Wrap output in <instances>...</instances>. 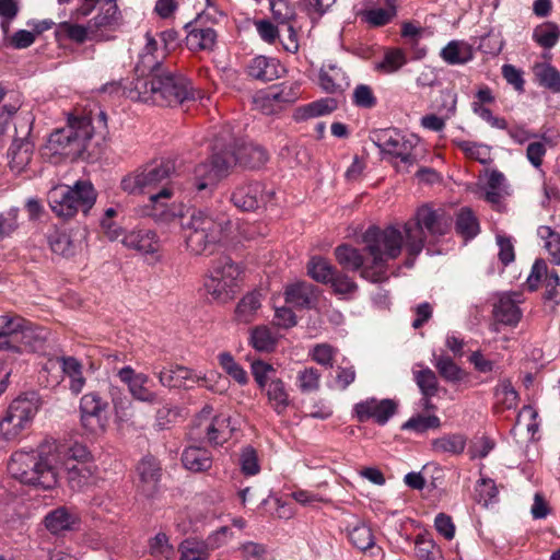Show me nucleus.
I'll return each mask as SVG.
<instances>
[{"label": "nucleus", "instance_id": "60", "mask_svg": "<svg viewBox=\"0 0 560 560\" xmlns=\"http://www.w3.org/2000/svg\"><path fill=\"white\" fill-rule=\"evenodd\" d=\"M338 350L329 343H317L308 351V357L317 364L331 369Z\"/></svg>", "mask_w": 560, "mask_h": 560}, {"label": "nucleus", "instance_id": "54", "mask_svg": "<svg viewBox=\"0 0 560 560\" xmlns=\"http://www.w3.org/2000/svg\"><path fill=\"white\" fill-rule=\"evenodd\" d=\"M218 362L223 371L240 385L247 384L248 376L246 371L235 361L230 352L219 353Z\"/></svg>", "mask_w": 560, "mask_h": 560}, {"label": "nucleus", "instance_id": "57", "mask_svg": "<svg viewBox=\"0 0 560 560\" xmlns=\"http://www.w3.org/2000/svg\"><path fill=\"white\" fill-rule=\"evenodd\" d=\"M48 240L51 250L63 257L72 256L78 248V244L65 232H55Z\"/></svg>", "mask_w": 560, "mask_h": 560}, {"label": "nucleus", "instance_id": "8", "mask_svg": "<svg viewBox=\"0 0 560 560\" xmlns=\"http://www.w3.org/2000/svg\"><path fill=\"white\" fill-rule=\"evenodd\" d=\"M175 172L172 161L161 160L147 164L121 179V189L128 194H152L166 185H175L171 180Z\"/></svg>", "mask_w": 560, "mask_h": 560}, {"label": "nucleus", "instance_id": "42", "mask_svg": "<svg viewBox=\"0 0 560 560\" xmlns=\"http://www.w3.org/2000/svg\"><path fill=\"white\" fill-rule=\"evenodd\" d=\"M396 15L395 0H387L385 8H371L361 13V19L372 27L384 26Z\"/></svg>", "mask_w": 560, "mask_h": 560}, {"label": "nucleus", "instance_id": "23", "mask_svg": "<svg viewBox=\"0 0 560 560\" xmlns=\"http://www.w3.org/2000/svg\"><path fill=\"white\" fill-rule=\"evenodd\" d=\"M139 475V490L148 498L153 497L159 487L161 467L153 457H144L137 467Z\"/></svg>", "mask_w": 560, "mask_h": 560}, {"label": "nucleus", "instance_id": "9", "mask_svg": "<svg viewBox=\"0 0 560 560\" xmlns=\"http://www.w3.org/2000/svg\"><path fill=\"white\" fill-rule=\"evenodd\" d=\"M371 140L396 166L400 163L407 170L416 161L413 150L418 139L415 136L407 137L397 129L387 128L373 131Z\"/></svg>", "mask_w": 560, "mask_h": 560}, {"label": "nucleus", "instance_id": "41", "mask_svg": "<svg viewBox=\"0 0 560 560\" xmlns=\"http://www.w3.org/2000/svg\"><path fill=\"white\" fill-rule=\"evenodd\" d=\"M217 43V33L210 27H194L186 36L190 50H212Z\"/></svg>", "mask_w": 560, "mask_h": 560}, {"label": "nucleus", "instance_id": "51", "mask_svg": "<svg viewBox=\"0 0 560 560\" xmlns=\"http://www.w3.org/2000/svg\"><path fill=\"white\" fill-rule=\"evenodd\" d=\"M560 38V27L553 22H546L535 27L533 39L542 48L550 49Z\"/></svg>", "mask_w": 560, "mask_h": 560}, {"label": "nucleus", "instance_id": "32", "mask_svg": "<svg viewBox=\"0 0 560 560\" xmlns=\"http://www.w3.org/2000/svg\"><path fill=\"white\" fill-rule=\"evenodd\" d=\"M203 288L212 301L225 304L234 299L240 285L231 284L222 279L207 276L203 282Z\"/></svg>", "mask_w": 560, "mask_h": 560}, {"label": "nucleus", "instance_id": "17", "mask_svg": "<svg viewBox=\"0 0 560 560\" xmlns=\"http://www.w3.org/2000/svg\"><path fill=\"white\" fill-rule=\"evenodd\" d=\"M398 405L389 398L378 399L370 397L353 405L352 417L358 422L373 421L385 425L396 413Z\"/></svg>", "mask_w": 560, "mask_h": 560}, {"label": "nucleus", "instance_id": "64", "mask_svg": "<svg viewBox=\"0 0 560 560\" xmlns=\"http://www.w3.org/2000/svg\"><path fill=\"white\" fill-rule=\"evenodd\" d=\"M415 551L419 560H443L440 547L431 539L417 538Z\"/></svg>", "mask_w": 560, "mask_h": 560}, {"label": "nucleus", "instance_id": "1", "mask_svg": "<svg viewBox=\"0 0 560 560\" xmlns=\"http://www.w3.org/2000/svg\"><path fill=\"white\" fill-rule=\"evenodd\" d=\"M166 36L171 35L161 33L158 40L152 34H145V45L136 68L141 75L124 86V93L130 100L176 106L194 96L190 82L161 61L166 55Z\"/></svg>", "mask_w": 560, "mask_h": 560}, {"label": "nucleus", "instance_id": "6", "mask_svg": "<svg viewBox=\"0 0 560 560\" xmlns=\"http://www.w3.org/2000/svg\"><path fill=\"white\" fill-rule=\"evenodd\" d=\"M231 230L229 217L211 209H194L182 222L186 247L194 255L206 253L211 245L226 238Z\"/></svg>", "mask_w": 560, "mask_h": 560}, {"label": "nucleus", "instance_id": "13", "mask_svg": "<svg viewBox=\"0 0 560 560\" xmlns=\"http://www.w3.org/2000/svg\"><path fill=\"white\" fill-rule=\"evenodd\" d=\"M109 404L96 392L84 394L80 399V422L91 434H102L107 430Z\"/></svg>", "mask_w": 560, "mask_h": 560}, {"label": "nucleus", "instance_id": "27", "mask_svg": "<svg viewBox=\"0 0 560 560\" xmlns=\"http://www.w3.org/2000/svg\"><path fill=\"white\" fill-rule=\"evenodd\" d=\"M319 85L327 93H341L349 86V79L341 68L328 63L320 69Z\"/></svg>", "mask_w": 560, "mask_h": 560}, {"label": "nucleus", "instance_id": "63", "mask_svg": "<svg viewBox=\"0 0 560 560\" xmlns=\"http://www.w3.org/2000/svg\"><path fill=\"white\" fill-rule=\"evenodd\" d=\"M241 471L246 476H255L260 471L258 455L252 446H245L240 454Z\"/></svg>", "mask_w": 560, "mask_h": 560}, {"label": "nucleus", "instance_id": "36", "mask_svg": "<svg viewBox=\"0 0 560 560\" xmlns=\"http://www.w3.org/2000/svg\"><path fill=\"white\" fill-rule=\"evenodd\" d=\"M241 273L242 270L237 264L228 256H221L213 261L208 276L238 285Z\"/></svg>", "mask_w": 560, "mask_h": 560}, {"label": "nucleus", "instance_id": "15", "mask_svg": "<svg viewBox=\"0 0 560 560\" xmlns=\"http://www.w3.org/2000/svg\"><path fill=\"white\" fill-rule=\"evenodd\" d=\"M365 241V235L363 236ZM366 244V242H364ZM365 253L372 259L371 265H364V258L359 249L349 245H340L335 249V256L340 266L346 269L353 271L361 270V276L373 282H380L385 278V261L382 266H377L374 262V258L369 254L366 246L364 247Z\"/></svg>", "mask_w": 560, "mask_h": 560}, {"label": "nucleus", "instance_id": "10", "mask_svg": "<svg viewBox=\"0 0 560 560\" xmlns=\"http://www.w3.org/2000/svg\"><path fill=\"white\" fill-rule=\"evenodd\" d=\"M38 409V400L35 397L20 396L15 398L0 420V439L3 441L18 439L31 425Z\"/></svg>", "mask_w": 560, "mask_h": 560}, {"label": "nucleus", "instance_id": "31", "mask_svg": "<svg viewBox=\"0 0 560 560\" xmlns=\"http://www.w3.org/2000/svg\"><path fill=\"white\" fill-rule=\"evenodd\" d=\"M467 446V436L462 433H447L431 441V448L435 454L458 456Z\"/></svg>", "mask_w": 560, "mask_h": 560}, {"label": "nucleus", "instance_id": "2", "mask_svg": "<svg viewBox=\"0 0 560 560\" xmlns=\"http://www.w3.org/2000/svg\"><path fill=\"white\" fill-rule=\"evenodd\" d=\"M451 223V218L442 210L422 206L404 223L390 224L384 229L369 228L365 232L366 249L377 266L396 259L405 249L408 255L406 265L411 267L424 247L423 229L432 236H442L450 231Z\"/></svg>", "mask_w": 560, "mask_h": 560}, {"label": "nucleus", "instance_id": "19", "mask_svg": "<svg viewBox=\"0 0 560 560\" xmlns=\"http://www.w3.org/2000/svg\"><path fill=\"white\" fill-rule=\"evenodd\" d=\"M117 376L127 385L128 392L135 400L150 405L159 401L158 394L147 386L150 380L147 374L138 373L127 365L117 371Z\"/></svg>", "mask_w": 560, "mask_h": 560}, {"label": "nucleus", "instance_id": "46", "mask_svg": "<svg viewBox=\"0 0 560 560\" xmlns=\"http://www.w3.org/2000/svg\"><path fill=\"white\" fill-rule=\"evenodd\" d=\"M120 12L116 1L104 0L100 13L91 20L94 30L113 27L119 24Z\"/></svg>", "mask_w": 560, "mask_h": 560}, {"label": "nucleus", "instance_id": "18", "mask_svg": "<svg viewBox=\"0 0 560 560\" xmlns=\"http://www.w3.org/2000/svg\"><path fill=\"white\" fill-rule=\"evenodd\" d=\"M122 245L137 252L142 256H151L154 260H160L161 241L156 232L150 229H133L124 234Z\"/></svg>", "mask_w": 560, "mask_h": 560}, {"label": "nucleus", "instance_id": "29", "mask_svg": "<svg viewBox=\"0 0 560 560\" xmlns=\"http://www.w3.org/2000/svg\"><path fill=\"white\" fill-rule=\"evenodd\" d=\"M285 303L295 307H311L317 300L316 288L306 282H296L287 287Z\"/></svg>", "mask_w": 560, "mask_h": 560}, {"label": "nucleus", "instance_id": "50", "mask_svg": "<svg viewBox=\"0 0 560 560\" xmlns=\"http://www.w3.org/2000/svg\"><path fill=\"white\" fill-rule=\"evenodd\" d=\"M322 374L314 366H305L296 373V387L302 394H310L319 390Z\"/></svg>", "mask_w": 560, "mask_h": 560}, {"label": "nucleus", "instance_id": "59", "mask_svg": "<svg viewBox=\"0 0 560 560\" xmlns=\"http://www.w3.org/2000/svg\"><path fill=\"white\" fill-rule=\"evenodd\" d=\"M538 236L545 241V248L551 256L555 265H560V234L551 230L549 226H539Z\"/></svg>", "mask_w": 560, "mask_h": 560}, {"label": "nucleus", "instance_id": "11", "mask_svg": "<svg viewBox=\"0 0 560 560\" xmlns=\"http://www.w3.org/2000/svg\"><path fill=\"white\" fill-rule=\"evenodd\" d=\"M176 190V185H166L160 190L149 194L148 201L138 210L139 214L152 218L156 222L174 221L183 212V205L174 200Z\"/></svg>", "mask_w": 560, "mask_h": 560}, {"label": "nucleus", "instance_id": "14", "mask_svg": "<svg viewBox=\"0 0 560 560\" xmlns=\"http://www.w3.org/2000/svg\"><path fill=\"white\" fill-rule=\"evenodd\" d=\"M212 408L207 406L195 420V435L207 439L209 443L222 444L232 434L230 417L225 415L212 416Z\"/></svg>", "mask_w": 560, "mask_h": 560}, {"label": "nucleus", "instance_id": "35", "mask_svg": "<svg viewBox=\"0 0 560 560\" xmlns=\"http://www.w3.org/2000/svg\"><path fill=\"white\" fill-rule=\"evenodd\" d=\"M447 65H465L474 57L471 46L464 40H451L440 52Z\"/></svg>", "mask_w": 560, "mask_h": 560}, {"label": "nucleus", "instance_id": "25", "mask_svg": "<svg viewBox=\"0 0 560 560\" xmlns=\"http://www.w3.org/2000/svg\"><path fill=\"white\" fill-rule=\"evenodd\" d=\"M47 339V331L25 320L19 332V340L15 342V352H36L44 348Z\"/></svg>", "mask_w": 560, "mask_h": 560}, {"label": "nucleus", "instance_id": "45", "mask_svg": "<svg viewBox=\"0 0 560 560\" xmlns=\"http://www.w3.org/2000/svg\"><path fill=\"white\" fill-rule=\"evenodd\" d=\"M486 200L491 203H499L509 194L505 176L497 170L486 171Z\"/></svg>", "mask_w": 560, "mask_h": 560}, {"label": "nucleus", "instance_id": "16", "mask_svg": "<svg viewBox=\"0 0 560 560\" xmlns=\"http://www.w3.org/2000/svg\"><path fill=\"white\" fill-rule=\"evenodd\" d=\"M275 196L272 188L260 182L242 184L232 192L231 201L243 211H255L269 205Z\"/></svg>", "mask_w": 560, "mask_h": 560}, {"label": "nucleus", "instance_id": "12", "mask_svg": "<svg viewBox=\"0 0 560 560\" xmlns=\"http://www.w3.org/2000/svg\"><path fill=\"white\" fill-rule=\"evenodd\" d=\"M300 95L299 83L282 82L258 91L254 96V105L262 114L273 115L294 103Z\"/></svg>", "mask_w": 560, "mask_h": 560}, {"label": "nucleus", "instance_id": "44", "mask_svg": "<svg viewBox=\"0 0 560 560\" xmlns=\"http://www.w3.org/2000/svg\"><path fill=\"white\" fill-rule=\"evenodd\" d=\"M179 560H209L210 550L203 539L190 537L183 540L178 546Z\"/></svg>", "mask_w": 560, "mask_h": 560}, {"label": "nucleus", "instance_id": "40", "mask_svg": "<svg viewBox=\"0 0 560 560\" xmlns=\"http://www.w3.org/2000/svg\"><path fill=\"white\" fill-rule=\"evenodd\" d=\"M533 73L538 84L552 93H560V71L548 62H537Z\"/></svg>", "mask_w": 560, "mask_h": 560}, {"label": "nucleus", "instance_id": "7", "mask_svg": "<svg viewBox=\"0 0 560 560\" xmlns=\"http://www.w3.org/2000/svg\"><path fill=\"white\" fill-rule=\"evenodd\" d=\"M96 191L88 180H79L73 186L58 185L47 195L51 211L59 218H73L79 211L88 214L96 201Z\"/></svg>", "mask_w": 560, "mask_h": 560}, {"label": "nucleus", "instance_id": "33", "mask_svg": "<svg viewBox=\"0 0 560 560\" xmlns=\"http://www.w3.org/2000/svg\"><path fill=\"white\" fill-rule=\"evenodd\" d=\"M182 462L186 469L200 472L208 470L212 465V457L208 450L189 446L182 454Z\"/></svg>", "mask_w": 560, "mask_h": 560}, {"label": "nucleus", "instance_id": "3", "mask_svg": "<svg viewBox=\"0 0 560 560\" xmlns=\"http://www.w3.org/2000/svg\"><path fill=\"white\" fill-rule=\"evenodd\" d=\"M212 151L210 162L200 163L194 171L192 184L199 191L214 187L236 164L254 170L268 161L260 145L240 142L225 129L215 136Z\"/></svg>", "mask_w": 560, "mask_h": 560}, {"label": "nucleus", "instance_id": "26", "mask_svg": "<svg viewBox=\"0 0 560 560\" xmlns=\"http://www.w3.org/2000/svg\"><path fill=\"white\" fill-rule=\"evenodd\" d=\"M67 470V481L74 491H84L96 483L95 469L92 464H72L63 463Z\"/></svg>", "mask_w": 560, "mask_h": 560}, {"label": "nucleus", "instance_id": "47", "mask_svg": "<svg viewBox=\"0 0 560 560\" xmlns=\"http://www.w3.org/2000/svg\"><path fill=\"white\" fill-rule=\"evenodd\" d=\"M337 108L336 100L331 97L322 98L312 102L305 106L299 107L295 112L296 119H308L330 114Z\"/></svg>", "mask_w": 560, "mask_h": 560}, {"label": "nucleus", "instance_id": "22", "mask_svg": "<svg viewBox=\"0 0 560 560\" xmlns=\"http://www.w3.org/2000/svg\"><path fill=\"white\" fill-rule=\"evenodd\" d=\"M159 383L167 388L187 387L188 382L195 383L201 380L192 371L183 365H168L154 371Z\"/></svg>", "mask_w": 560, "mask_h": 560}, {"label": "nucleus", "instance_id": "5", "mask_svg": "<svg viewBox=\"0 0 560 560\" xmlns=\"http://www.w3.org/2000/svg\"><path fill=\"white\" fill-rule=\"evenodd\" d=\"M107 133V116L98 110L90 116L73 118L69 124L51 132L43 148V155L58 163L62 158L75 159L85 150L94 135Z\"/></svg>", "mask_w": 560, "mask_h": 560}, {"label": "nucleus", "instance_id": "49", "mask_svg": "<svg viewBox=\"0 0 560 560\" xmlns=\"http://www.w3.org/2000/svg\"><path fill=\"white\" fill-rule=\"evenodd\" d=\"M454 143L468 159L481 164H488L492 161L491 147L487 144L467 140H454Z\"/></svg>", "mask_w": 560, "mask_h": 560}, {"label": "nucleus", "instance_id": "48", "mask_svg": "<svg viewBox=\"0 0 560 560\" xmlns=\"http://www.w3.org/2000/svg\"><path fill=\"white\" fill-rule=\"evenodd\" d=\"M266 548L257 542L242 544L231 556L220 553L215 560H265Z\"/></svg>", "mask_w": 560, "mask_h": 560}, {"label": "nucleus", "instance_id": "53", "mask_svg": "<svg viewBox=\"0 0 560 560\" xmlns=\"http://www.w3.org/2000/svg\"><path fill=\"white\" fill-rule=\"evenodd\" d=\"M441 427V420L435 415H421L417 413L408 419L401 429L405 431H412L416 433H424L429 429H439Z\"/></svg>", "mask_w": 560, "mask_h": 560}, {"label": "nucleus", "instance_id": "20", "mask_svg": "<svg viewBox=\"0 0 560 560\" xmlns=\"http://www.w3.org/2000/svg\"><path fill=\"white\" fill-rule=\"evenodd\" d=\"M522 303V294L502 293L493 305V317L497 322L515 327L521 318L522 311L518 304Z\"/></svg>", "mask_w": 560, "mask_h": 560}, {"label": "nucleus", "instance_id": "55", "mask_svg": "<svg viewBox=\"0 0 560 560\" xmlns=\"http://www.w3.org/2000/svg\"><path fill=\"white\" fill-rule=\"evenodd\" d=\"M413 378L423 396H435L438 394V377L429 368L415 370Z\"/></svg>", "mask_w": 560, "mask_h": 560}, {"label": "nucleus", "instance_id": "56", "mask_svg": "<svg viewBox=\"0 0 560 560\" xmlns=\"http://www.w3.org/2000/svg\"><path fill=\"white\" fill-rule=\"evenodd\" d=\"M308 275L317 282L328 283L336 269L324 258L313 257L307 265Z\"/></svg>", "mask_w": 560, "mask_h": 560}, {"label": "nucleus", "instance_id": "52", "mask_svg": "<svg viewBox=\"0 0 560 560\" xmlns=\"http://www.w3.org/2000/svg\"><path fill=\"white\" fill-rule=\"evenodd\" d=\"M434 365L446 382L457 383L465 378V372L448 357L434 355Z\"/></svg>", "mask_w": 560, "mask_h": 560}, {"label": "nucleus", "instance_id": "58", "mask_svg": "<svg viewBox=\"0 0 560 560\" xmlns=\"http://www.w3.org/2000/svg\"><path fill=\"white\" fill-rule=\"evenodd\" d=\"M456 231L465 238H472L479 232V224L470 209H462L457 214Z\"/></svg>", "mask_w": 560, "mask_h": 560}, {"label": "nucleus", "instance_id": "62", "mask_svg": "<svg viewBox=\"0 0 560 560\" xmlns=\"http://www.w3.org/2000/svg\"><path fill=\"white\" fill-rule=\"evenodd\" d=\"M180 415V409L171 404H164L155 411L154 425L158 430H165L171 428Z\"/></svg>", "mask_w": 560, "mask_h": 560}, {"label": "nucleus", "instance_id": "34", "mask_svg": "<svg viewBox=\"0 0 560 560\" xmlns=\"http://www.w3.org/2000/svg\"><path fill=\"white\" fill-rule=\"evenodd\" d=\"M109 396L113 405L115 421L118 424L128 423L133 418L132 401L125 393L116 386L109 388Z\"/></svg>", "mask_w": 560, "mask_h": 560}, {"label": "nucleus", "instance_id": "37", "mask_svg": "<svg viewBox=\"0 0 560 560\" xmlns=\"http://www.w3.org/2000/svg\"><path fill=\"white\" fill-rule=\"evenodd\" d=\"M77 515L71 513L68 509L61 506L49 512L44 520L46 528L51 534H59L65 530H70L77 523Z\"/></svg>", "mask_w": 560, "mask_h": 560}, {"label": "nucleus", "instance_id": "61", "mask_svg": "<svg viewBox=\"0 0 560 560\" xmlns=\"http://www.w3.org/2000/svg\"><path fill=\"white\" fill-rule=\"evenodd\" d=\"M250 343L258 351H271L277 340L270 329L266 326H258L252 330Z\"/></svg>", "mask_w": 560, "mask_h": 560}, {"label": "nucleus", "instance_id": "39", "mask_svg": "<svg viewBox=\"0 0 560 560\" xmlns=\"http://www.w3.org/2000/svg\"><path fill=\"white\" fill-rule=\"evenodd\" d=\"M261 306V298L258 292H250L242 298L235 307V320L249 324L257 317Z\"/></svg>", "mask_w": 560, "mask_h": 560}, {"label": "nucleus", "instance_id": "30", "mask_svg": "<svg viewBox=\"0 0 560 560\" xmlns=\"http://www.w3.org/2000/svg\"><path fill=\"white\" fill-rule=\"evenodd\" d=\"M349 542L362 552L374 555V550L380 548L375 544V537L370 526L365 523H357L347 529Z\"/></svg>", "mask_w": 560, "mask_h": 560}, {"label": "nucleus", "instance_id": "21", "mask_svg": "<svg viewBox=\"0 0 560 560\" xmlns=\"http://www.w3.org/2000/svg\"><path fill=\"white\" fill-rule=\"evenodd\" d=\"M34 144L27 137L14 139L8 150V164L15 174L27 173L33 161Z\"/></svg>", "mask_w": 560, "mask_h": 560}, {"label": "nucleus", "instance_id": "38", "mask_svg": "<svg viewBox=\"0 0 560 560\" xmlns=\"http://www.w3.org/2000/svg\"><path fill=\"white\" fill-rule=\"evenodd\" d=\"M61 369L69 378V389L72 394H80L85 386V377L83 376V365L73 357L61 358Z\"/></svg>", "mask_w": 560, "mask_h": 560}, {"label": "nucleus", "instance_id": "4", "mask_svg": "<svg viewBox=\"0 0 560 560\" xmlns=\"http://www.w3.org/2000/svg\"><path fill=\"white\" fill-rule=\"evenodd\" d=\"M62 452L55 442H44L31 451L14 452L8 463L10 475L23 485L52 490L59 483Z\"/></svg>", "mask_w": 560, "mask_h": 560}, {"label": "nucleus", "instance_id": "24", "mask_svg": "<svg viewBox=\"0 0 560 560\" xmlns=\"http://www.w3.org/2000/svg\"><path fill=\"white\" fill-rule=\"evenodd\" d=\"M284 71V67L278 59L266 56L253 58L247 66L248 75L264 82L280 78Z\"/></svg>", "mask_w": 560, "mask_h": 560}, {"label": "nucleus", "instance_id": "28", "mask_svg": "<svg viewBox=\"0 0 560 560\" xmlns=\"http://www.w3.org/2000/svg\"><path fill=\"white\" fill-rule=\"evenodd\" d=\"M268 398V404L272 410L282 416L291 405L289 392L281 378H271L269 384L262 389Z\"/></svg>", "mask_w": 560, "mask_h": 560}, {"label": "nucleus", "instance_id": "43", "mask_svg": "<svg viewBox=\"0 0 560 560\" xmlns=\"http://www.w3.org/2000/svg\"><path fill=\"white\" fill-rule=\"evenodd\" d=\"M407 63V55L401 48H387L383 59L375 62L374 69L383 74L397 72Z\"/></svg>", "mask_w": 560, "mask_h": 560}]
</instances>
